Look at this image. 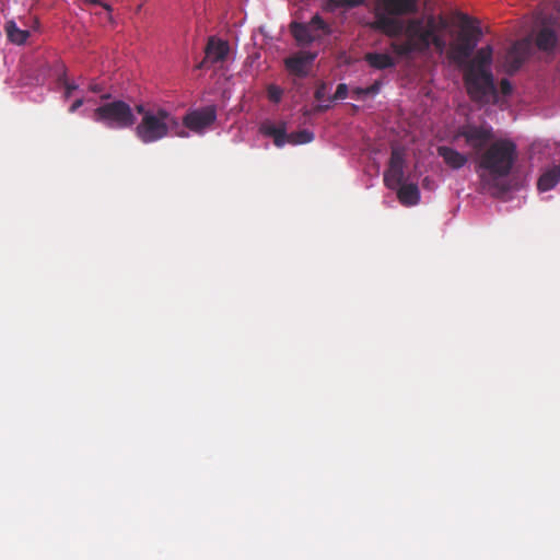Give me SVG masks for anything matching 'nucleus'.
Wrapping results in <instances>:
<instances>
[{
    "label": "nucleus",
    "instance_id": "obj_1",
    "mask_svg": "<svg viewBox=\"0 0 560 560\" xmlns=\"http://www.w3.org/2000/svg\"><path fill=\"white\" fill-rule=\"evenodd\" d=\"M517 159L516 144L510 139L494 140L477 161L476 172L479 174L483 190L503 194L508 187L501 179L509 176Z\"/></svg>",
    "mask_w": 560,
    "mask_h": 560
},
{
    "label": "nucleus",
    "instance_id": "obj_2",
    "mask_svg": "<svg viewBox=\"0 0 560 560\" xmlns=\"http://www.w3.org/2000/svg\"><path fill=\"white\" fill-rule=\"evenodd\" d=\"M135 109L141 116L140 121L136 125L135 133L144 144L154 143L167 137L185 138L188 136L182 128L179 118L162 106L137 104Z\"/></svg>",
    "mask_w": 560,
    "mask_h": 560
},
{
    "label": "nucleus",
    "instance_id": "obj_3",
    "mask_svg": "<svg viewBox=\"0 0 560 560\" xmlns=\"http://www.w3.org/2000/svg\"><path fill=\"white\" fill-rule=\"evenodd\" d=\"M102 103L93 112L94 121L110 129H127L135 126L137 118L131 106L122 100H112L110 94L101 96Z\"/></svg>",
    "mask_w": 560,
    "mask_h": 560
},
{
    "label": "nucleus",
    "instance_id": "obj_4",
    "mask_svg": "<svg viewBox=\"0 0 560 560\" xmlns=\"http://www.w3.org/2000/svg\"><path fill=\"white\" fill-rule=\"evenodd\" d=\"M464 82L469 97L477 103H495L498 91L490 69H482L476 65H466Z\"/></svg>",
    "mask_w": 560,
    "mask_h": 560
},
{
    "label": "nucleus",
    "instance_id": "obj_5",
    "mask_svg": "<svg viewBox=\"0 0 560 560\" xmlns=\"http://www.w3.org/2000/svg\"><path fill=\"white\" fill-rule=\"evenodd\" d=\"M456 138H464L465 143L478 160L479 155L494 141V132L493 128L487 124H466L457 130Z\"/></svg>",
    "mask_w": 560,
    "mask_h": 560
},
{
    "label": "nucleus",
    "instance_id": "obj_6",
    "mask_svg": "<svg viewBox=\"0 0 560 560\" xmlns=\"http://www.w3.org/2000/svg\"><path fill=\"white\" fill-rule=\"evenodd\" d=\"M480 36L481 31L478 26L464 25L458 33L456 43L451 47V58L458 65L467 62L477 47Z\"/></svg>",
    "mask_w": 560,
    "mask_h": 560
},
{
    "label": "nucleus",
    "instance_id": "obj_7",
    "mask_svg": "<svg viewBox=\"0 0 560 560\" xmlns=\"http://www.w3.org/2000/svg\"><path fill=\"white\" fill-rule=\"evenodd\" d=\"M316 31H322L326 35H329L331 32L329 25L318 14H315L308 23L292 22L290 24V32L301 46H306L317 40L320 36Z\"/></svg>",
    "mask_w": 560,
    "mask_h": 560
},
{
    "label": "nucleus",
    "instance_id": "obj_8",
    "mask_svg": "<svg viewBox=\"0 0 560 560\" xmlns=\"http://www.w3.org/2000/svg\"><path fill=\"white\" fill-rule=\"evenodd\" d=\"M434 26L433 18H430L427 22L422 19H412L408 21L405 27V35L418 51H424L431 46Z\"/></svg>",
    "mask_w": 560,
    "mask_h": 560
},
{
    "label": "nucleus",
    "instance_id": "obj_9",
    "mask_svg": "<svg viewBox=\"0 0 560 560\" xmlns=\"http://www.w3.org/2000/svg\"><path fill=\"white\" fill-rule=\"evenodd\" d=\"M215 120L217 108L214 105H209L187 112L180 125L195 133H203Z\"/></svg>",
    "mask_w": 560,
    "mask_h": 560
},
{
    "label": "nucleus",
    "instance_id": "obj_10",
    "mask_svg": "<svg viewBox=\"0 0 560 560\" xmlns=\"http://www.w3.org/2000/svg\"><path fill=\"white\" fill-rule=\"evenodd\" d=\"M532 52V40L523 38L515 42L506 52L505 67L506 71L512 74L516 72Z\"/></svg>",
    "mask_w": 560,
    "mask_h": 560
},
{
    "label": "nucleus",
    "instance_id": "obj_11",
    "mask_svg": "<svg viewBox=\"0 0 560 560\" xmlns=\"http://www.w3.org/2000/svg\"><path fill=\"white\" fill-rule=\"evenodd\" d=\"M316 57V52L299 51L284 59V67L291 75L305 78Z\"/></svg>",
    "mask_w": 560,
    "mask_h": 560
},
{
    "label": "nucleus",
    "instance_id": "obj_12",
    "mask_svg": "<svg viewBox=\"0 0 560 560\" xmlns=\"http://www.w3.org/2000/svg\"><path fill=\"white\" fill-rule=\"evenodd\" d=\"M404 153L394 149L390 154L389 165L384 173V184L389 189H396L404 180Z\"/></svg>",
    "mask_w": 560,
    "mask_h": 560
},
{
    "label": "nucleus",
    "instance_id": "obj_13",
    "mask_svg": "<svg viewBox=\"0 0 560 560\" xmlns=\"http://www.w3.org/2000/svg\"><path fill=\"white\" fill-rule=\"evenodd\" d=\"M556 19H545L541 27L536 34L535 44L541 51H553L558 45V35L555 28Z\"/></svg>",
    "mask_w": 560,
    "mask_h": 560
},
{
    "label": "nucleus",
    "instance_id": "obj_14",
    "mask_svg": "<svg viewBox=\"0 0 560 560\" xmlns=\"http://www.w3.org/2000/svg\"><path fill=\"white\" fill-rule=\"evenodd\" d=\"M376 10L390 15H409L418 11V0H376Z\"/></svg>",
    "mask_w": 560,
    "mask_h": 560
},
{
    "label": "nucleus",
    "instance_id": "obj_15",
    "mask_svg": "<svg viewBox=\"0 0 560 560\" xmlns=\"http://www.w3.org/2000/svg\"><path fill=\"white\" fill-rule=\"evenodd\" d=\"M396 15H390L376 10L375 21L372 24L374 30L381 31L387 36L394 37L402 33L404 25L401 22L394 19Z\"/></svg>",
    "mask_w": 560,
    "mask_h": 560
},
{
    "label": "nucleus",
    "instance_id": "obj_16",
    "mask_svg": "<svg viewBox=\"0 0 560 560\" xmlns=\"http://www.w3.org/2000/svg\"><path fill=\"white\" fill-rule=\"evenodd\" d=\"M205 52H206V58L201 62V66L206 61H210L211 63H217L219 61L224 60L225 57L228 56L229 45L224 40L215 39L214 37H210L207 43Z\"/></svg>",
    "mask_w": 560,
    "mask_h": 560
},
{
    "label": "nucleus",
    "instance_id": "obj_17",
    "mask_svg": "<svg viewBox=\"0 0 560 560\" xmlns=\"http://www.w3.org/2000/svg\"><path fill=\"white\" fill-rule=\"evenodd\" d=\"M259 131L266 136L273 139V143L278 148H282L285 143H288V133H287V125L285 122H281L276 126L270 121H265L260 125Z\"/></svg>",
    "mask_w": 560,
    "mask_h": 560
},
{
    "label": "nucleus",
    "instance_id": "obj_18",
    "mask_svg": "<svg viewBox=\"0 0 560 560\" xmlns=\"http://www.w3.org/2000/svg\"><path fill=\"white\" fill-rule=\"evenodd\" d=\"M436 151L439 156H441L444 163L452 170H459L468 162V156L454 148L440 145Z\"/></svg>",
    "mask_w": 560,
    "mask_h": 560
},
{
    "label": "nucleus",
    "instance_id": "obj_19",
    "mask_svg": "<svg viewBox=\"0 0 560 560\" xmlns=\"http://www.w3.org/2000/svg\"><path fill=\"white\" fill-rule=\"evenodd\" d=\"M397 197L404 206H415L420 200V191L416 184H400L397 188Z\"/></svg>",
    "mask_w": 560,
    "mask_h": 560
},
{
    "label": "nucleus",
    "instance_id": "obj_20",
    "mask_svg": "<svg viewBox=\"0 0 560 560\" xmlns=\"http://www.w3.org/2000/svg\"><path fill=\"white\" fill-rule=\"evenodd\" d=\"M364 60L370 67L377 70L393 68L396 65L395 59L392 56L381 52H368L364 55Z\"/></svg>",
    "mask_w": 560,
    "mask_h": 560
},
{
    "label": "nucleus",
    "instance_id": "obj_21",
    "mask_svg": "<svg viewBox=\"0 0 560 560\" xmlns=\"http://www.w3.org/2000/svg\"><path fill=\"white\" fill-rule=\"evenodd\" d=\"M560 180V166L555 165L551 168L544 172L538 182L537 188L540 191H548L552 189Z\"/></svg>",
    "mask_w": 560,
    "mask_h": 560
},
{
    "label": "nucleus",
    "instance_id": "obj_22",
    "mask_svg": "<svg viewBox=\"0 0 560 560\" xmlns=\"http://www.w3.org/2000/svg\"><path fill=\"white\" fill-rule=\"evenodd\" d=\"M5 32L9 40L16 45L24 44L30 36L28 31L19 28L13 21L7 23Z\"/></svg>",
    "mask_w": 560,
    "mask_h": 560
},
{
    "label": "nucleus",
    "instance_id": "obj_23",
    "mask_svg": "<svg viewBox=\"0 0 560 560\" xmlns=\"http://www.w3.org/2000/svg\"><path fill=\"white\" fill-rule=\"evenodd\" d=\"M492 62V47L486 46L480 48L475 58L467 62V65H476L482 69H490V65Z\"/></svg>",
    "mask_w": 560,
    "mask_h": 560
},
{
    "label": "nucleus",
    "instance_id": "obj_24",
    "mask_svg": "<svg viewBox=\"0 0 560 560\" xmlns=\"http://www.w3.org/2000/svg\"><path fill=\"white\" fill-rule=\"evenodd\" d=\"M314 140V133L307 129L299 130L289 133L288 143L290 144H304Z\"/></svg>",
    "mask_w": 560,
    "mask_h": 560
},
{
    "label": "nucleus",
    "instance_id": "obj_25",
    "mask_svg": "<svg viewBox=\"0 0 560 560\" xmlns=\"http://www.w3.org/2000/svg\"><path fill=\"white\" fill-rule=\"evenodd\" d=\"M327 9L334 11L338 8L353 9L362 5L364 0H327Z\"/></svg>",
    "mask_w": 560,
    "mask_h": 560
},
{
    "label": "nucleus",
    "instance_id": "obj_26",
    "mask_svg": "<svg viewBox=\"0 0 560 560\" xmlns=\"http://www.w3.org/2000/svg\"><path fill=\"white\" fill-rule=\"evenodd\" d=\"M392 48L394 49V51L396 54L401 55V56L402 55H408L411 51L417 50L415 45H412V43L408 38H407V40L405 43H401V44L393 43L392 44Z\"/></svg>",
    "mask_w": 560,
    "mask_h": 560
},
{
    "label": "nucleus",
    "instance_id": "obj_27",
    "mask_svg": "<svg viewBox=\"0 0 560 560\" xmlns=\"http://www.w3.org/2000/svg\"><path fill=\"white\" fill-rule=\"evenodd\" d=\"M283 95V90L276 84H269L267 88L268 100L272 103H280Z\"/></svg>",
    "mask_w": 560,
    "mask_h": 560
},
{
    "label": "nucleus",
    "instance_id": "obj_28",
    "mask_svg": "<svg viewBox=\"0 0 560 560\" xmlns=\"http://www.w3.org/2000/svg\"><path fill=\"white\" fill-rule=\"evenodd\" d=\"M347 96H348V86L345 83H340L337 85V90H336L334 96H331L329 98V101L345 100Z\"/></svg>",
    "mask_w": 560,
    "mask_h": 560
},
{
    "label": "nucleus",
    "instance_id": "obj_29",
    "mask_svg": "<svg viewBox=\"0 0 560 560\" xmlns=\"http://www.w3.org/2000/svg\"><path fill=\"white\" fill-rule=\"evenodd\" d=\"M431 45H433L439 50H443V48L445 46L444 40L436 34V28L435 27L432 31V43H431Z\"/></svg>",
    "mask_w": 560,
    "mask_h": 560
},
{
    "label": "nucleus",
    "instance_id": "obj_30",
    "mask_svg": "<svg viewBox=\"0 0 560 560\" xmlns=\"http://www.w3.org/2000/svg\"><path fill=\"white\" fill-rule=\"evenodd\" d=\"M500 90L503 95H510L512 93V84L508 79H502L500 82Z\"/></svg>",
    "mask_w": 560,
    "mask_h": 560
},
{
    "label": "nucleus",
    "instance_id": "obj_31",
    "mask_svg": "<svg viewBox=\"0 0 560 560\" xmlns=\"http://www.w3.org/2000/svg\"><path fill=\"white\" fill-rule=\"evenodd\" d=\"M381 86H382V82L381 81H375L373 84H371L370 86L366 88V95H376L380 90H381Z\"/></svg>",
    "mask_w": 560,
    "mask_h": 560
},
{
    "label": "nucleus",
    "instance_id": "obj_32",
    "mask_svg": "<svg viewBox=\"0 0 560 560\" xmlns=\"http://www.w3.org/2000/svg\"><path fill=\"white\" fill-rule=\"evenodd\" d=\"M325 94H326V85L325 84H320L315 93H314V96L317 101H322L324 97H325Z\"/></svg>",
    "mask_w": 560,
    "mask_h": 560
},
{
    "label": "nucleus",
    "instance_id": "obj_33",
    "mask_svg": "<svg viewBox=\"0 0 560 560\" xmlns=\"http://www.w3.org/2000/svg\"><path fill=\"white\" fill-rule=\"evenodd\" d=\"M65 89H66V92H65V97L66 98H69L71 93L78 89V85L74 84V83H69V82H65Z\"/></svg>",
    "mask_w": 560,
    "mask_h": 560
},
{
    "label": "nucleus",
    "instance_id": "obj_34",
    "mask_svg": "<svg viewBox=\"0 0 560 560\" xmlns=\"http://www.w3.org/2000/svg\"><path fill=\"white\" fill-rule=\"evenodd\" d=\"M83 103H84L83 98L75 100L72 103V105L70 106L69 112L70 113H74L75 110H78L83 105Z\"/></svg>",
    "mask_w": 560,
    "mask_h": 560
},
{
    "label": "nucleus",
    "instance_id": "obj_35",
    "mask_svg": "<svg viewBox=\"0 0 560 560\" xmlns=\"http://www.w3.org/2000/svg\"><path fill=\"white\" fill-rule=\"evenodd\" d=\"M365 90L366 88H357L353 90V93L357 95L358 98H361L363 96H368Z\"/></svg>",
    "mask_w": 560,
    "mask_h": 560
},
{
    "label": "nucleus",
    "instance_id": "obj_36",
    "mask_svg": "<svg viewBox=\"0 0 560 560\" xmlns=\"http://www.w3.org/2000/svg\"><path fill=\"white\" fill-rule=\"evenodd\" d=\"M89 89L93 93H100L102 91V86L100 84H96V83L90 84Z\"/></svg>",
    "mask_w": 560,
    "mask_h": 560
},
{
    "label": "nucleus",
    "instance_id": "obj_37",
    "mask_svg": "<svg viewBox=\"0 0 560 560\" xmlns=\"http://www.w3.org/2000/svg\"><path fill=\"white\" fill-rule=\"evenodd\" d=\"M328 108H329V105H318V106L316 107V110H317V112H325V110H327Z\"/></svg>",
    "mask_w": 560,
    "mask_h": 560
},
{
    "label": "nucleus",
    "instance_id": "obj_38",
    "mask_svg": "<svg viewBox=\"0 0 560 560\" xmlns=\"http://www.w3.org/2000/svg\"><path fill=\"white\" fill-rule=\"evenodd\" d=\"M556 9H557V11H558V12H560V0H558V1L556 2Z\"/></svg>",
    "mask_w": 560,
    "mask_h": 560
}]
</instances>
